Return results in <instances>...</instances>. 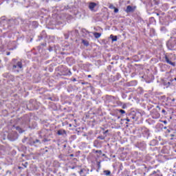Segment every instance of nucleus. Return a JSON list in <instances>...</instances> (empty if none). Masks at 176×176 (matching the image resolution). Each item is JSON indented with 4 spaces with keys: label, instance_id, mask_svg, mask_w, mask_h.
Segmentation results:
<instances>
[{
    "label": "nucleus",
    "instance_id": "f257e3e1",
    "mask_svg": "<svg viewBox=\"0 0 176 176\" xmlns=\"http://www.w3.org/2000/svg\"><path fill=\"white\" fill-rule=\"evenodd\" d=\"M96 6H97V3H93V2L89 3V9H90V10L93 11V10H94V8Z\"/></svg>",
    "mask_w": 176,
    "mask_h": 176
},
{
    "label": "nucleus",
    "instance_id": "f03ea898",
    "mask_svg": "<svg viewBox=\"0 0 176 176\" xmlns=\"http://www.w3.org/2000/svg\"><path fill=\"white\" fill-rule=\"evenodd\" d=\"M126 13H130L131 12H134V8H133V7H131V6H128L126 7Z\"/></svg>",
    "mask_w": 176,
    "mask_h": 176
},
{
    "label": "nucleus",
    "instance_id": "7ed1b4c3",
    "mask_svg": "<svg viewBox=\"0 0 176 176\" xmlns=\"http://www.w3.org/2000/svg\"><path fill=\"white\" fill-rule=\"evenodd\" d=\"M165 60L168 64H170V65H175L174 63L171 62V60H170L167 56L165 57Z\"/></svg>",
    "mask_w": 176,
    "mask_h": 176
},
{
    "label": "nucleus",
    "instance_id": "20e7f679",
    "mask_svg": "<svg viewBox=\"0 0 176 176\" xmlns=\"http://www.w3.org/2000/svg\"><path fill=\"white\" fill-rule=\"evenodd\" d=\"M110 38H111V41L113 42H116L118 41V36H113V35L111 34L110 36Z\"/></svg>",
    "mask_w": 176,
    "mask_h": 176
},
{
    "label": "nucleus",
    "instance_id": "39448f33",
    "mask_svg": "<svg viewBox=\"0 0 176 176\" xmlns=\"http://www.w3.org/2000/svg\"><path fill=\"white\" fill-rule=\"evenodd\" d=\"M57 134H58V135H63L65 134V131L59 130V131H58Z\"/></svg>",
    "mask_w": 176,
    "mask_h": 176
},
{
    "label": "nucleus",
    "instance_id": "423d86ee",
    "mask_svg": "<svg viewBox=\"0 0 176 176\" xmlns=\"http://www.w3.org/2000/svg\"><path fill=\"white\" fill-rule=\"evenodd\" d=\"M94 36H95L96 39H98V38H100V36H101V33L95 32L94 33Z\"/></svg>",
    "mask_w": 176,
    "mask_h": 176
},
{
    "label": "nucleus",
    "instance_id": "0eeeda50",
    "mask_svg": "<svg viewBox=\"0 0 176 176\" xmlns=\"http://www.w3.org/2000/svg\"><path fill=\"white\" fill-rule=\"evenodd\" d=\"M17 65L19 68H23V64L21 63V62H18Z\"/></svg>",
    "mask_w": 176,
    "mask_h": 176
},
{
    "label": "nucleus",
    "instance_id": "6e6552de",
    "mask_svg": "<svg viewBox=\"0 0 176 176\" xmlns=\"http://www.w3.org/2000/svg\"><path fill=\"white\" fill-rule=\"evenodd\" d=\"M104 174H106V175H111V171H109V170H104Z\"/></svg>",
    "mask_w": 176,
    "mask_h": 176
},
{
    "label": "nucleus",
    "instance_id": "1a4fd4ad",
    "mask_svg": "<svg viewBox=\"0 0 176 176\" xmlns=\"http://www.w3.org/2000/svg\"><path fill=\"white\" fill-rule=\"evenodd\" d=\"M109 9H115V6L113 4H109Z\"/></svg>",
    "mask_w": 176,
    "mask_h": 176
},
{
    "label": "nucleus",
    "instance_id": "9d476101",
    "mask_svg": "<svg viewBox=\"0 0 176 176\" xmlns=\"http://www.w3.org/2000/svg\"><path fill=\"white\" fill-rule=\"evenodd\" d=\"M118 12H119V10L118 8H114V13H118Z\"/></svg>",
    "mask_w": 176,
    "mask_h": 176
},
{
    "label": "nucleus",
    "instance_id": "9b49d317",
    "mask_svg": "<svg viewBox=\"0 0 176 176\" xmlns=\"http://www.w3.org/2000/svg\"><path fill=\"white\" fill-rule=\"evenodd\" d=\"M120 113H126V111H124V110H122V109L120 110Z\"/></svg>",
    "mask_w": 176,
    "mask_h": 176
},
{
    "label": "nucleus",
    "instance_id": "f8f14e48",
    "mask_svg": "<svg viewBox=\"0 0 176 176\" xmlns=\"http://www.w3.org/2000/svg\"><path fill=\"white\" fill-rule=\"evenodd\" d=\"M13 68H14V69L17 68V66H16V65H13Z\"/></svg>",
    "mask_w": 176,
    "mask_h": 176
},
{
    "label": "nucleus",
    "instance_id": "ddd939ff",
    "mask_svg": "<svg viewBox=\"0 0 176 176\" xmlns=\"http://www.w3.org/2000/svg\"><path fill=\"white\" fill-rule=\"evenodd\" d=\"M162 113H166V110L162 109Z\"/></svg>",
    "mask_w": 176,
    "mask_h": 176
},
{
    "label": "nucleus",
    "instance_id": "4468645a",
    "mask_svg": "<svg viewBox=\"0 0 176 176\" xmlns=\"http://www.w3.org/2000/svg\"><path fill=\"white\" fill-rule=\"evenodd\" d=\"M10 54V52L7 53V56H9Z\"/></svg>",
    "mask_w": 176,
    "mask_h": 176
},
{
    "label": "nucleus",
    "instance_id": "2eb2a0df",
    "mask_svg": "<svg viewBox=\"0 0 176 176\" xmlns=\"http://www.w3.org/2000/svg\"><path fill=\"white\" fill-rule=\"evenodd\" d=\"M71 157H74V154L70 155Z\"/></svg>",
    "mask_w": 176,
    "mask_h": 176
},
{
    "label": "nucleus",
    "instance_id": "dca6fc26",
    "mask_svg": "<svg viewBox=\"0 0 176 176\" xmlns=\"http://www.w3.org/2000/svg\"><path fill=\"white\" fill-rule=\"evenodd\" d=\"M88 78H91V75H88Z\"/></svg>",
    "mask_w": 176,
    "mask_h": 176
},
{
    "label": "nucleus",
    "instance_id": "f3484780",
    "mask_svg": "<svg viewBox=\"0 0 176 176\" xmlns=\"http://www.w3.org/2000/svg\"><path fill=\"white\" fill-rule=\"evenodd\" d=\"M73 80H74V82L76 81V78H74Z\"/></svg>",
    "mask_w": 176,
    "mask_h": 176
},
{
    "label": "nucleus",
    "instance_id": "a211bd4d",
    "mask_svg": "<svg viewBox=\"0 0 176 176\" xmlns=\"http://www.w3.org/2000/svg\"><path fill=\"white\" fill-rule=\"evenodd\" d=\"M126 121H127V122H130V120H129V119H126Z\"/></svg>",
    "mask_w": 176,
    "mask_h": 176
},
{
    "label": "nucleus",
    "instance_id": "6ab92c4d",
    "mask_svg": "<svg viewBox=\"0 0 176 176\" xmlns=\"http://www.w3.org/2000/svg\"><path fill=\"white\" fill-rule=\"evenodd\" d=\"M157 108H159V109H160V107L159 106H157Z\"/></svg>",
    "mask_w": 176,
    "mask_h": 176
},
{
    "label": "nucleus",
    "instance_id": "aec40b11",
    "mask_svg": "<svg viewBox=\"0 0 176 176\" xmlns=\"http://www.w3.org/2000/svg\"><path fill=\"white\" fill-rule=\"evenodd\" d=\"M164 123H167V121H164Z\"/></svg>",
    "mask_w": 176,
    "mask_h": 176
},
{
    "label": "nucleus",
    "instance_id": "412c9836",
    "mask_svg": "<svg viewBox=\"0 0 176 176\" xmlns=\"http://www.w3.org/2000/svg\"><path fill=\"white\" fill-rule=\"evenodd\" d=\"M98 167H100V164H98Z\"/></svg>",
    "mask_w": 176,
    "mask_h": 176
}]
</instances>
